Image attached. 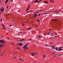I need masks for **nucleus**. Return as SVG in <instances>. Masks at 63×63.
Listing matches in <instances>:
<instances>
[{
  "instance_id": "9b49d317",
  "label": "nucleus",
  "mask_w": 63,
  "mask_h": 63,
  "mask_svg": "<svg viewBox=\"0 0 63 63\" xmlns=\"http://www.w3.org/2000/svg\"><path fill=\"white\" fill-rule=\"evenodd\" d=\"M8 1H9V0H6V1L5 2V3L7 4V2H8Z\"/></svg>"
},
{
  "instance_id": "a19ab883",
  "label": "nucleus",
  "mask_w": 63,
  "mask_h": 63,
  "mask_svg": "<svg viewBox=\"0 0 63 63\" xmlns=\"http://www.w3.org/2000/svg\"><path fill=\"white\" fill-rule=\"evenodd\" d=\"M58 56L59 57V56H61V55L60 54Z\"/></svg>"
},
{
  "instance_id": "9d476101",
  "label": "nucleus",
  "mask_w": 63,
  "mask_h": 63,
  "mask_svg": "<svg viewBox=\"0 0 63 63\" xmlns=\"http://www.w3.org/2000/svg\"><path fill=\"white\" fill-rule=\"evenodd\" d=\"M32 11H33V10H32L30 11H29L27 12L26 14H27V13H29V12H32Z\"/></svg>"
},
{
  "instance_id": "423d86ee",
  "label": "nucleus",
  "mask_w": 63,
  "mask_h": 63,
  "mask_svg": "<svg viewBox=\"0 0 63 63\" xmlns=\"http://www.w3.org/2000/svg\"><path fill=\"white\" fill-rule=\"evenodd\" d=\"M38 16V15H37V14H34V16H33V17H36V16Z\"/></svg>"
},
{
  "instance_id": "393cba45",
  "label": "nucleus",
  "mask_w": 63,
  "mask_h": 63,
  "mask_svg": "<svg viewBox=\"0 0 63 63\" xmlns=\"http://www.w3.org/2000/svg\"><path fill=\"white\" fill-rule=\"evenodd\" d=\"M54 2V1H51V3H53V2Z\"/></svg>"
},
{
  "instance_id": "f704fd0d",
  "label": "nucleus",
  "mask_w": 63,
  "mask_h": 63,
  "mask_svg": "<svg viewBox=\"0 0 63 63\" xmlns=\"http://www.w3.org/2000/svg\"><path fill=\"white\" fill-rule=\"evenodd\" d=\"M1 25H2V26H3V27L4 26V25H3V24H2Z\"/></svg>"
},
{
  "instance_id": "cd10ccee",
  "label": "nucleus",
  "mask_w": 63,
  "mask_h": 63,
  "mask_svg": "<svg viewBox=\"0 0 63 63\" xmlns=\"http://www.w3.org/2000/svg\"><path fill=\"white\" fill-rule=\"evenodd\" d=\"M52 42H51L50 43V44L51 45H52Z\"/></svg>"
},
{
  "instance_id": "052dcab7",
  "label": "nucleus",
  "mask_w": 63,
  "mask_h": 63,
  "mask_svg": "<svg viewBox=\"0 0 63 63\" xmlns=\"http://www.w3.org/2000/svg\"><path fill=\"white\" fill-rule=\"evenodd\" d=\"M2 13V12H1L0 13V14H1V13Z\"/></svg>"
},
{
  "instance_id": "6e6d98bb",
  "label": "nucleus",
  "mask_w": 63,
  "mask_h": 63,
  "mask_svg": "<svg viewBox=\"0 0 63 63\" xmlns=\"http://www.w3.org/2000/svg\"><path fill=\"white\" fill-rule=\"evenodd\" d=\"M48 14V13H45L44 14Z\"/></svg>"
},
{
  "instance_id": "a878e982",
  "label": "nucleus",
  "mask_w": 63,
  "mask_h": 63,
  "mask_svg": "<svg viewBox=\"0 0 63 63\" xmlns=\"http://www.w3.org/2000/svg\"><path fill=\"white\" fill-rule=\"evenodd\" d=\"M30 28H31L30 27L28 29V30H29L30 29Z\"/></svg>"
},
{
  "instance_id": "37998d69",
  "label": "nucleus",
  "mask_w": 63,
  "mask_h": 63,
  "mask_svg": "<svg viewBox=\"0 0 63 63\" xmlns=\"http://www.w3.org/2000/svg\"><path fill=\"white\" fill-rule=\"evenodd\" d=\"M38 27V26H35V27Z\"/></svg>"
},
{
  "instance_id": "13d9d810",
  "label": "nucleus",
  "mask_w": 63,
  "mask_h": 63,
  "mask_svg": "<svg viewBox=\"0 0 63 63\" xmlns=\"http://www.w3.org/2000/svg\"><path fill=\"white\" fill-rule=\"evenodd\" d=\"M19 44H17V45H19Z\"/></svg>"
},
{
  "instance_id": "c03bdc74",
  "label": "nucleus",
  "mask_w": 63,
  "mask_h": 63,
  "mask_svg": "<svg viewBox=\"0 0 63 63\" xmlns=\"http://www.w3.org/2000/svg\"><path fill=\"white\" fill-rule=\"evenodd\" d=\"M49 33H50V32H48V33H47V34H49Z\"/></svg>"
},
{
  "instance_id": "20e7f679",
  "label": "nucleus",
  "mask_w": 63,
  "mask_h": 63,
  "mask_svg": "<svg viewBox=\"0 0 63 63\" xmlns=\"http://www.w3.org/2000/svg\"><path fill=\"white\" fill-rule=\"evenodd\" d=\"M37 2L38 3H39V2H40V1H38L37 0H35V1L34 2H32V3H37Z\"/></svg>"
},
{
  "instance_id": "dca6fc26",
  "label": "nucleus",
  "mask_w": 63,
  "mask_h": 63,
  "mask_svg": "<svg viewBox=\"0 0 63 63\" xmlns=\"http://www.w3.org/2000/svg\"><path fill=\"white\" fill-rule=\"evenodd\" d=\"M37 19H38V20H37V21H38V22H39V21H40V20H39V18H37Z\"/></svg>"
},
{
  "instance_id": "338daca9",
  "label": "nucleus",
  "mask_w": 63,
  "mask_h": 63,
  "mask_svg": "<svg viewBox=\"0 0 63 63\" xmlns=\"http://www.w3.org/2000/svg\"><path fill=\"white\" fill-rule=\"evenodd\" d=\"M44 57H46V56H45V55H44Z\"/></svg>"
},
{
  "instance_id": "4be33fe9",
  "label": "nucleus",
  "mask_w": 63,
  "mask_h": 63,
  "mask_svg": "<svg viewBox=\"0 0 63 63\" xmlns=\"http://www.w3.org/2000/svg\"><path fill=\"white\" fill-rule=\"evenodd\" d=\"M39 11H40V12H43V10H39Z\"/></svg>"
},
{
  "instance_id": "bb28decb",
  "label": "nucleus",
  "mask_w": 63,
  "mask_h": 63,
  "mask_svg": "<svg viewBox=\"0 0 63 63\" xmlns=\"http://www.w3.org/2000/svg\"><path fill=\"white\" fill-rule=\"evenodd\" d=\"M52 47L53 48H55V47H54V46H52Z\"/></svg>"
},
{
  "instance_id": "09e8293b",
  "label": "nucleus",
  "mask_w": 63,
  "mask_h": 63,
  "mask_svg": "<svg viewBox=\"0 0 63 63\" xmlns=\"http://www.w3.org/2000/svg\"><path fill=\"white\" fill-rule=\"evenodd\" d=\"M15 54H15H15H14L13 55H15Z\"/></svg>"
},
{
  "instance_id": "6e6552de",
  "label": "nucleus",
  "mask_w": 63,
  "mask_h": 63,
  "mask_svg": "<svg viewBox=\"0 0 63 63\" xmlns=\"http://www.w3.org/2000/svg\"><path fill=\"white\" fill-rule=\"evenodd\" d=\"M44 2L45 3H46V4H47L48 2L47 1H44Z\"/></svg>"
},
{
  "instance_id": "79ce46f5",
  "label": "nucleus",
  "mask_w": 63,
  "mask_h": 63,
  "mask_svg": "<svg viewBox=\"0 0 63 63\" xmlns=\"http://www.w3.org/2000/svg\"><path fill=\"white\" fill-rule=\"evenodd\" d=\"M15 40H18V39H17V38H16V39H15Z\"/></svg>"
},
{
  "instance_id": "39448f33",
  "label": "nucleus",
  "mask_w": 63,
  "mask_h": 63,
  "mask_svg": "<svg viewBox=\"0 0 63 63\" xmlns=\"http://www.w3.org/2000/svg\"><path fill=\"white\" fill-rule=\"evenodd\" d=\"M57 19H53L52 20V21H57Z\"/></svg>"
},
{
  "instance_id": "ea45409f",
  "label": "nucleus",
  "mask_w": 63,
  "mask_h": 63,
  "mask_svg": "<svg viewBox=\"0 0 63 63\" xmlns=\"http://www.w3.org/2000/svg\"><path fill=\"white\" fill-rule=\"evenodd\" d=\"M40 14H41V13H40L38 15V16H40Z\"/></svg>"
},
{
  "instance_id": "de8ad7c7",
  "label": "nucleus",
  "mask_w": 63,
  "mask_h": 63,
  "mask_svg": "<svg viewBox=\"0 0 63 63\" xmlns=\"http://www.w3.org/2000/svg\"><path fill=\"white\" fill-rule=\"evenodd\" d=\"M24 25H24V24H23L22 25V26H24Z\"/></svg>"
},
{
  "instance_id": "680f3d73",
  "label": "nucleus",
  "mask_w": 63,
  "mask_h": 63,
  "mask_svg": "<svg viewBox=\"0 0 63 63\" xmlns=\"http://www.w3.org/2000/svg\"><path fill=\"white\" fill-rule=\"evenodd\" d=\"M0 55H1V56H2V54H0Z\"/></svg>"
},
{
  "instance_id": "864d4df0",
  "label": "nucleus",
  "mask_w": 63,
  "mask_h": 63,
  "mask_svg": "<svg viewBox=\"0 0 63 63\" xmlns=\"http://www.w3.org/2000/svg\"><path fill=\"white\" fill-rule=\"evenodd\" d=\"M53 54H55V53H52Z\"/></svg>"
},
{
  "instance_id": "1a4fd4ad",
  "label": "nucleus",
  "mask_w": 63,
  "mask_h": 63,
  "mask_svg": "<svg viewBox=\"0 0 63 63\" xmlns=\"http://www.w3.org/2000/svg\"><path fill=\"white\" fill-rule=\"evenodd\" d=\"M22 45H23L22 43H20L19 45V46H22Z\"/></svg>"
},
{
  "instance_id": "a211bd4d",
  "label": "nucleus",
  "mask_w": 63,
  "mask_h": 63,
  "mask_svg": "<svg viewBox=\"0 0 63 63\" xmlns=\"http://www.w3.org/2000/svg\"><path fill=\"white\" fill-rule=\"evenodd\" d=\"M4 8L2 10V12H3L4 11Z\"/></svg>"
},
{
  "instance_id": "4d7b16f0",
  "label": "nucleus",
  "mask_w": 63,
  "mask_h": 63,
  "mask_svg": "<svg viewBox=\"0 0 63 63\" xmlns=\"http://www.w3.org/2000/svg\"><path fill=\"white\" fill-rule=\"evenodd\" d=\"M55 35H57V34L55 33Z\"/></svg>"
},
{
  "instance_id": "2eb2a0df",
  "label": "nucleus",
  "mask_w": 63,
  "mask_h": 63,
  "mask_svg": "<svg viewBox=\"0 0 63 63\" xmlns=\"http://www.w3.org/2000/svg\"><path fill=\"white\" fill-rule=\"evenodd\" d=\"M23 40H24V39H23L22 40H21L20 41V42H21V41H23Z\"/></svg>"
},
{
  "instance_id": "bf43d9fd",
  "label": "nucleus",
  "mask_w": 63,
  "mask_h": 63,
  "mask_svg": "<svg viewBox=\"0 0 63 63\" xmlns=\"http://www.w3.org/2000/svg\"><path fill=\"white\" fill-rule=\"evenodd\" d=\"M2 37H3V36H1V38H2Z\"/></svg>"
},
{
  "instance_id": "69168bd1",
  "label": "nucleus",
  "mask_w": 63,
  "mask_h": 63,
  "mask_svg": "<svg viewBox=\"0 0 63 63\" xmlns=\"http://www.w3.org/2000/svg\"><path fill=\"white\" fill-rule=\"evenodd\" d=\"M40 37H41L42 38V36H40Z\"/></svg>"
},
{
  "instance_id": "58836bf2",
  "label": "nucleus",
  "mask_w": 63,
  "mask_h": 63,
  "mask_svg": "<svg viewBox=\"0 0 63 63\" xmlns=\"http://www.w3.org/2000/svg\"><path fill=\"white\" fill-rule=\"evenodd\" d=\"M19 33H20V34H21V33H22V32H20Z\"/></svg>"
},
{
  "instance_id": "c85d7f7f",
  "label": "nucleus",
  "mask_w": 63,
  "mask_h": 63,
  "mask_svg": "<svg viewBox=\"0 0 63 63\" xmlns=\"http://www.w3.org/2000/svg\"><path fill=\"white\" fill-rule=\"evenodd\" d=\"M30 4L28 6V8H29L30 7Z\"/></svg>"
},
{
  "instance_id": "473e14b6",
  "label": "nucleus",
  "mask_w": 63,
  "mask_h": 63,
  "mask_svg": "<svg viewBox=\"0 0 63 63\" xmlns=\"http://www.w3.org/2000/svg\"><path fill=\"white\" fill-rule=\"evenodd\" d=\"M31 40L32 41V40H31V39H30L29 40H28V41H31Z\"/></svg>"
},
{
  "instance_id": "4468645a",
  "label": "nucleus",
  "mask_w": 63,
  "mask_h": 63,
  "mask_svg": "<svg viewBox=\"0 0 63 63\" xmlns=\"http://www.w3.org/2000/svg\"><path fill=\"white\" fill-rule=\"evenodd\" d=\"M2 52L1 53H4V52H5V50H3V51H2Z\"/></svg>"
},
{
  "instance_id": "f8f14e48",
  "label": "nucleus",
  "mask_w": 63,
  "mask_h": 63,
  "mask_svg": "<svg viewBox=\"0 0 63 63\" xmlns=\"http://www.w3.org/2000/svg\"><path fill=\"white\" fill-rule=\"evenodd\" d=\"M59 50H63V49H62V48H59Z\"/></svg>"
},
{
  "instance_id": "e2e57ef3",
  "label": "nucleus",
  "mask_w": 63,
  "mask_h": 63,
  "mask_svg": "<svg viewBox=\"0 0 63 63\" xmlns=\"http://www.w3.org/2000/svg\"><path fill=\"white\" fill-rule=\"evenodd\" d=\"M7 38V39H10L9 38Z\"/></svg>"
},
{
  "instance_id": "f03ea898",
  "label": "nucleus",
  "mask_w": 63,
  "mask_h": 63,
  "mask_svg": "<svg viewBox=\"0 0 63 63\" xmlns=\"http://www.w3.org/2000/svg\"><path fill=\"white\" fill-rule=\"evenodd\" d=\"M0 43H1V44H5L6 42L3 40H0Z\"/></svg>"
},
{
  "instance_id": "ddd939ff",
  "label": "nucleus",
  "mask_w": 63,
  "mask_h": 63,
  "mask_svg": "<svg viewBox=\"0 0 63 63\" xmlns=\"http://www.w3.org/2000/svg\"><path fill=\"white\" fill-rule=\"evenodd\" d=\"M29 7H28L27 9L26 10V12H27V11H28V10H29Z\"/></svg>"
},
{
  "instance_id": "603ef678",
  "label": "nucleus",
  "mask_w": 63,
  "mask_h": 63,
  "mask_svg": "<svg viewBox=\"0 0 63 63\" xmlns=\"http://www.w3.org/2000/svg\"><path fill=\"white\" fill-rule=\"evenodd\" d=\"M42 0H40V1L39 2H40V1H42Z\"/></svg>"
},
{
  "instance_id": "72a5a7b5",
  "label": "nucleus",
  "mask_w": 63,
  "mask_h": 63,
  "mask_svg": "<svg viewBox=\"0 0 63 63\" xmlns=\"http://www.w3.org/2000/svg\"><path fill=\"white\" fill-rule=\"evenodd\" d=\"M52 0H50V2H52Z\"/></svg>"
},
{
  "instance_id": "5701e85b",
  "label": "nucleus",
  "mask_w": 63,
  "mask_h": 63,
  "mask_svg": "<svg viewBox=\"0 0 63 63\" xmlns=\"http://www.w3.org/2000/svg\"><path fill=\"white\" fill-rule=\"evenodd\" d=\"M61 10V9H60L59 11H58L57 12V13H59V11Z\"/></svg>"
},
{
  "instance_id": "b1692460",
  "label": "nucleus",
  "mask_w": 63,
  "mask_h": 63,
  "mask_svg": "<svg viewBox=\"0 0 63 63\" xmlns=\"http://www.w3.org/2000/svg\"><path fill=\"white\" fill-rule=\"evenodd\" d=\"M54 13H57V11H54Z\"/></svg>"
},
{
  "instance_id": "6ab92c4d",
  "label": "nucleus",
  "mask_w": 63,
  "mask_h": 63,
  "mask_svg": "<svg viewBox=\"0 0 63 63\" xmlns=\"http://www.w3.org/2000/svg\"><path fill=\"white\" fill-rule=\"evenodd\" d=\"M49 11H50L48 10H46V12H49Z\"/></svg>"
},
{
  "instance_id": "3c124183",
  "label": "nucleus",
  "mask_w": 63,
  "mask_h": 63,
  "mask_svg": "<svg viewBox=\"0 0 63 63\" xmlns=\"http://www.w3.org/2000/svg\"><path fill=\"white\" fill-rule=\"evenodd\" d=\"M19 47H17V48H18V49H19Z\"/></svg>"
},
{
  "instance_id": "412c9836",
  "label": "nucleus",
  "mask_w": 63,
  "mask_h": 63,
  "mask_svg": "<svg viewBox=\"0 0 63 63\" xmlns=\"http://www.w3.org/2000/svg\"><path fill=\"white\" fill-rule=\"evenodd\" d=\"M55 49L56 50H58V49H57V47H56Z\"/></svg>"
},
{
  "instance_id": "5fc2aeb1",
  "label": "nucleus",
  "mask_w": 63,
  "mask_h": 63,
  "mask_svg": "<svg viewBox=\"0 0 63 63\" xmlns=\"http://www.w3.org/2000/svg\"><path fill=\"white\" fill-rule=\"evenodd\" d=\"M45 46H48V45H45Z\"/></svg>"
},
{
  "instance_id": "c9c22d12",
  "label": "nucleus",
  "mask_w": 63,
  "mask_h": 63,
  "mask_svg": "<svg viewBox=\"0 0 63 63\" xmlns=\"http://www.w3.org/2000/svg\"><path fill=\"white\" fill-rule=\"evenodd\" d=\"M38 38H40V36H38Z\"/></svg>"
},
{
  "instance_id": "7c9ffc66",
  "label": "nucleus",
  "mask_w": 63,
  "mask_h": 63,
  "mask_svg": "<svg viewBox=\"0 0 63 63\" xmlns=\"http://www.w3.org/2000/svg\"><path fill=\"white\" fill-rule=\"evenodd\" d=\"M0 51H2L3 50H2V49H0Z\"/></svg>"
},
{
  "instance_id": "e433bc0d",
  "label": "nucleus",
  "mask_w": 63,
  "mask_h": 63,
  "mask_svg": "<svg viewBox=\"0 0 63 63\" xmlns=\"http://www.w3.org/2000/svg\"><path fill=\"white\" fill-rule=\"evenodd\" d=\"M62 47H59V48H61Z\"/></svg>"
},
{
  "instance_id": "f257e3e1",
  "label": "nucleus",
  "mask_w": 63,
  "mask_h": 63,
  "mask_svg": "<svg viewBox=\"0 0 63 63\" xmlns=\"http://www.w3.org/2000/svg\"><path fill=\"white\" fill-rule=\"evenodd\" d=\"M28 43L25 45V46H24L23 47V48H25V49H28V47H27V46H28Z\"/></svg>"
},
{
  "instance_id": "a18cd8bd",
  "label": "nucleus",
  "mask_w": 63,
  "mask_h": 63,
  "mask_svg": "<svg viewBox=\"0 0 63 63\" xmlns=\"http://www.w3.org/2000/svg\"><path fill=\"white\" fill-rule=\"evenodd\" d=\"M9 26H12V25H9Z\"/></svg>"
},
{
  "instance_id": "7ed1b4c3",
  "label": "nucleus",
  "mask_w": 63,
  "mask_h": 63,
  "mask_svg": "<svg viewBox=\"0 0 63 63\" xmlns=\"http://www.w3.org/2000/svg\"><path fill=\"white\" fill-rule=\"evenodd\" d=\"M36 54H37V53H31V55H32V56H34Z\"/></svg>"
},
{
  "instance_id": "c756f323",
  "label": "nucleus",
  "mask_w": 63,
  "mask_h": 63,
  "mask_svg": "<svg viewBox=\"0 0 63 63\" xmlns=\"http://www.w3.org/2000/svg\"><path fill=\"white\" fill-rule=\"evenodd\" d=\"M0 20H1V22H2V19H0Z\"/></svg>"
},
{
  "instance_id": "4c0bfd02",
  "label": "nucleus",
  "mask_w": 63,
  "mask_h": 63,
  "mask_svg": "<svg viewBox=\"0 0 63 63\" xmlns=\"http://www.w3.org/2000/svg\"><path fill=\"white\" fill-rule=\"evenodd\" d=\"M16 56H15L14 57V58H15V59H16Z\"/></svg>"
},
{
  "instance_id": "8fccbe9b",
  "label": "nucleus",
  "mask_w": 63,
  "mask_h": 63,
  "mask_svg": "<svg viewBox=\"0 0 63 63\" xmlns=\"http://www.w3.org/2000/svg\"><path fill=\"white\" fill-rule=\"evenodd\" d=\"M7 9H8V6H7Z\"/></svg>"
},
{
  "instance_id": "49530a36",
  "label": "nucleus",
  "mask_w": 63,
  "mask_h": 63,
  "mask_svg": "<svg viewBox=\"0 0 63 63\" xmlns=\"http://www.w3.org/2000/svg\"><path fill=\"white\" fill-rule=\"evenodd\" d=\"M7 34H8V33H7V34H6V35H7Z\"/></svg>"
},
{
  "instance_id": "0e129e2a",
  "label": "nucleus",
  "mask_w": 63,
  "mask_h": 63,
  "mask_svg": "<svg viewBox=\"0 0 63 63\" xmlns=\"http://www.w3.org/2000/svg\"><path fill=\"white\" fill-rule=\"evenodd\" d=\"M15 53V54H16V53H17L16 52Z\"/></svg>"
},
{
  "instance_id": "f3484780",
  "label": "nucleus",
  "mask_w": 63,
  "mask_h": 63,
  "mask_svg": "<svg viewBox=\"0 0 63 63\" xmlns=\"http://www.w3.org/2000/svg\"><path fill=\"white\" fill-rule=\"evenodd\" d=\"M38 13L37 12H37H35L33 13V14H38Z\"/></svg>"
},
{
  "instance_id": "0eeeda50",
  "label": "nucleus",
  "mask_w": 63,
  "mask_h": 63,
  "mask_svg": "<svg viewBox=\"0 0 63 63\" xmlns=\"http://www.w3.org/2000/svg\"><path fill=\"white\" fill-rule=\"evenodd\" d=\"M3 46H5L4 45H3L2 44H0V47H3Z\"/></svg>"
},
{
  "instance_id": "2f4dec72",
  "label": "nucleus",
  "mask_w": 63,
  "mask_h": 63,
  "mask_svg": "<svg viewBox=\"0 0 63 63\" xmlns=\"http://www.w3.org/2000/svg\"><path fill=\"white\" fill-rule=\"evenodd\" d=\"M59 12L60 13H61V10Z\"/></svg>"
},
{
  "instance_id": "aec40b11",
  "label": "nucleus",
  "mask_w": 63,
  "mask_h": 63,
  "mask_svg": "<svg viewBox=\"0 0 63 63\" xmlns=\"http://www.w3.org/2000/svg\"><path fill=\"white\" fill-rule=\"evenodd\" d=\"M20 60H21V61H22V60H22V59H21V58H20Z\"/></svg>"
},
{
  "instance_id": "774afa93",
  "label": "nucleus",
  "mask_w": 63,
  "mask_h": 63,
  "mask_svg": "<svg viewBox=\"0 0 63 63\" xmlns=\"http://www.w3.org/2000/svg\"><path fill=\"white\" fill-rule=\"evenodd\" d=\"M3 27L5 28V26H3Z\"/></svg>"
}]
</instances>
